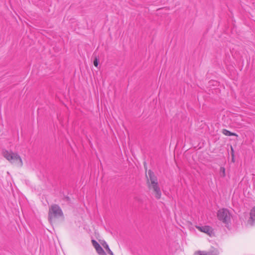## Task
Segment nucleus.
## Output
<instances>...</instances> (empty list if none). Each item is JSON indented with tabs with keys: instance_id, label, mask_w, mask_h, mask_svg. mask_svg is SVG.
<instances>
[{
	"instance_id": "f03ea898",
	"label": "nucleus",
	"mask_w": 255,
	"mask_h": 255,
	"mask_svg": "<svg viewBox=\"0 0 255 255\" xmlns=\"http://www.w3.org/2000/svg\"><path fill=\"white\" fill-rule=\"evenodd\" d=\"M2 153L3 156L10 163L16 164L20 167L22 166V159L17 153L13 152L11 151H8L4 149L2 150Z\"/></svg>"
},
{
	"instance_id": "4468645a",
	"label": "nucleus",
	"mask_w": 255,
	"mask_h": 255,
	"mask_svg": "<svg viewBox=\"0 0 255 255\" xmlns=\"http://www.w3.org/2000/svg\"><path fill=\"white\" fill-rule=\"evenodd\" d=\"M221 175L224 177L225 176V169L224 167H221L220 168Z\"/></svg>"
},
{
	"instance_id": "9d476101",
	"label": "nucleus",
	"mask_w": 255,
	"mask_h": 255,
	"mask_svg": "<svg viewBox=\"0 0 255 255\" xmlns=\"http://www.w3.org/2000/svg\"><path fill=\"white\" fill-rule=\"evenodd\" d=\"M103 246L105 248L108 254H109L110 255H114L113 253L110 250L108 245L106 242H105L104 244H103Z\"/></svg>"
},
{
	"instance_id": "f3484780",
	"label": "nucleus",
	"mask_w": 255,
	"mask_h": 255,
	"mask_svg": "<svg viewBox=\"0 0 255 255\" xmlns=\"http://www.w3.org/2000/svg\"><path fill=\"white\" fill-rule=\"evenodd\" d=\"M65 199L67 201H70V198L68 196H66L65 197Z\"/></svg>"
},
{
	"instance_id": "20e7f679",
	"label": "nucleus",
	"mask_w": 255,
	"mask_h": 255,
	"mask_svg": "<svg viewBox=\"0 0 255 255\" xmlns=\"http://www.w3.org/2000/svg\"><path fill=\"white\" fill-rule=\"evenodd\" d=\"M147 186L149 189L153 190L156 199H159L161 198V192L158 183L151 184H149V182L148 181Z\"/></svg>"
},
{
	"instance_id": "423d86ee",
	"label": "nucleus",
	"mask_w": 255,
	"mask_h": 255,
	"mask_svg": "<svg viewBox=\"0 0 255 255\" xmlns=\"http://www.w3.org/2000/svg\"><path fill=\"white\" fill-rule=\"evenodd\" d=\"M148 177H147V182L148 181L149 184H154L158 183L157 178L156 176L155 175L153 172L151 170H149L148 171Z\"/></svg>"
},
{
	"instance_id": "6e6552de",
	"label": "nucleus",
	"mask_w": 255,
	"mask_h": 255,
	"mask_svg": "<svg viewBox=\"0 0 255 255\" xmlns=\"http://www.w3.org/2000/svg\"><path fill=\"white\" fill-rule=\"evenodd\" d=\"M255 222V207L253 208L250 212V218L248 221V222L251 225Z\"/></svg>"
},
{
	"instance_id": "9b49d317",
	"label": "nucleus",
	"mask_w": 255,
	"mask_h": 255,
	"mask_svg": "<svg viewBox=\"0 0 255 255\" xmlns=\"http://www.w3.org/2000/svg\"><path fill=\"white\" fill-rule=\"evenodd\" d=\"M196 228L198 229L201 232L207 234V226H205L203 227L196 226Z\"/></svg>"
},
{
	"instance_id": "f8f14e48",
	"label": "nucleus",
	"mask_w": 255,
	"mask_h": 255,
	"mask_svg": "<svg viewBox=\"0 0 255 255\" xmlns=\"http://www.w3.org/2000/svg\"><path fill=\"white\" fill-rule=\"evenodd\" d=\"M208 236L210 237H215V232L214 230L211 227L208 226Z\"/></svg>"
},
{
	"instance_id": "39448f33",
	"label": "nucleus",
	"mask_w": 255,
	"mask_h": 255,
	"mask_svg": "<svg viewBox=\"0 0 255 255\" xmlns=\"http://www.w3.org/2000/svg\"><path fill=\"white\" fill-rule=\"evenodd\" d=\"M92 243L99 255H107L104 250L96 241L92 240Z\"/></svg>"
},
{
	"instance_id": "ddd939ff",
	"label": "nucleus",
	"mask_w": 255,
	"mask_h": 255,
	"mask_svg": "<svg viewBox=\"0 0 255 255\" xmlns=\"http://www.w3.org/2000/svg\"><path fill=\"white\" fill-rule=\"evenodd\" d=\"M194 255H207L206 251H198L194 253Z\"/></svg>"
},
{
	"instance_id": "1a4fd4ad",
	"label": "nucleus",
	"mask_w": 255,
	"mask_h": 255,
	"mask_svg": "<svg viewBox=\"0 0 255 255\" xmlns=\"http://www.w3.org/2000/svg\"><path fill=\"white\" fill-rule=\"evenodd\" d=\"M222 133L226 136H238V135L236 133L232 132L226 129H223L222 130Z\"/></svg>"
},
{
	"instance_id": "2eb2a0df",
	"label": "nucleus",
	"mask_w": 255,
	"mask_h": 255,
	"mask_svg": "<svg viewBox=\"0 0 255 255\" xmlns=\"http://www.w3.org/2000/svg\"><path fill=\"white\" fill-rule=\"evenodd\" d=\"M99 64V62L98 59L96 57L95 60H94V65L95 67H98Z\"/></svg>"
},
{
	"instance_id": "f257e3e1",
	"label": "nucleus",
	"mask_w": 255,
	"mask_h": 255,
	"mask_svg": "<svg viewBox=\"0 0 255 255\" xmlns=\"http://www.w3.org/2000/svg\"><path fill=\"white\" fill-rule=\"evenodd\" d=\"M64 218V215L61 208L57 204L52 205L49 209L48 220L50 223L55 222L56 219Z\"/></svg>"
},
{
	"instance_id": "7ed1b4c3",
	"label": "nucleus",
	"mask_w": 255,
	"mask_h": 255,
	"mask_svg": "<svg viewBox=\"0 0 255 255\" xmlns=\"http://www.w3.org/2000/svg\"><path fill=\"white\" fill-rule=\"evenodd\" d=\"M231 214L227 209L222 208L218 211L217 217L218 220L221 221L227 227L231 223Z\"/></svg>"
},
{
	"instance_id": "0eeeda50",
	"label": "nucleus",
	"mask_w": 255,
	"mask_h": 255,
	"mask_svg": "<svg viewBox=\"0 0 255 255\" xmlns=\"http://www.w3.org/2000/svg\"><path fill=\"white\" fill-rule=\"evenodd\" d=\"M211 249L208 251V255H218L219 252L217 248V245L216 243H211Z\"/></svg>"
},
{
	"instance_id": "dca6fc26",
	"label": "nucleus",
	"mask_w": 255,
	"mask_h": 255,
	"mask_svg": "<svg viewBox=\"0 0 255 255\" xmlns=\"http://www.w3.org/2000/svg\"><path fill=\"white\" fill-rule=\"evenodd\" d=\"M216 83V85L217 84V81H210L208 82V87L211 86L212 85V83Z\"/></svg>"
}]
</instances>
